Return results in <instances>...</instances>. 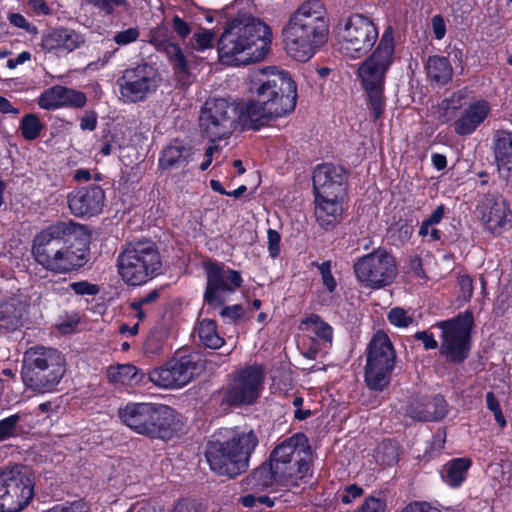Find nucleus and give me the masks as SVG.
Masks as SVG:
<instances>
[{
	"label": "nucleus",
	"instance_id": "f257e3e1",
	"mask_svg": "<svg viewBox=\"0 0 512 512\" xmlns=\"http://www.w3.org/2000/svg\"><path fill=\"white\" fill-rule=\"evenodd\" d=\"M87 238L86 228L73 221H60L48 226L33 240L32 254L44 269L67 273L86 262V249L75 245L72 238Z\"/></svg>",
	"mask_w": 512,
	"mask_h": 512
},
{
	"label": "nucleus",
	"instance_id": "f03ea898",
	"mask_svg": "<svg viewBox=\"0 0 512 512\" xmlns=\"http://www.w3.org/2000/svg\"><path fill=\"white\" fill-rule=\"evenodd\" d=\"M272 33L261 19L238 16L228 22L218 40L220 61L228 66H241L262 60L270 49Z\"/></svg>",
	"mask_w": 512,
	"mask_h": 512
},
{
	"label": "nucleus",
	"instance_id": "7ed1b4c3",
	"mask_svg": "<svg viewBox=\"0 0 512 512\" xmlns=\"http://www.w3.org/2000/svg\"><path fill=\"white\" fill-rule=\"evenodd\" d=\"M329 20L320 0L303 2L282 30L287 53L297 61L309 60L326 42Z\"/></svg>",
	"mask_w": 512,
	"mask_h": 512
},
{
	"label": "nucleus",
	"instance_id": "20e7f679",
	"mask_svg": "<svg viewBox=\"0 0 512 512\" xmlns=\"http://www.w3.org/2000/svg\"><path fill=\"white\" fill-rule=\"evenodd\" d=\"M394 50L393 29L388 27L383 32L375 50L359 64L357 69V76L367 94L375 119H378L384 111L385 79L394 62Z\"/></svg>",
	"mask_w": 512,
	"mask_h": 512
},
{
	"label": "nucleus",
	"instance_id": "39448f33",
	"mask_svg": "<svg viewBox=\"0 0 512 512\" xmlns=\"http://www.w3.org/2000/svg\"><path fill=\"white\" fill-rule=\"evenodd\" d=\"M65 372V356L55 348L35 345L23 354L21 379L35 393L52 392Z\"/></svg>",
	"mask_w": 512,
	"mask_h": 512
},
{
	"label": "nucleus",
	"instance_id": "423d86ee",
	"mask_svg": "<svg viewBox=\"0 0 512 512\" xmlns=\"http://www.w3.org/2000/svg\"><path fill=\"white\" fill-rule=\"evenodd\" d=\"M118 414L127 427L150 438L169 440L179 430L175 411L166 405L129 403Z\"/></svg>",
	"mask_w": 512,
	"mask_h": 512
},
{
	"label": "nucleus",
	"instance_id": "0eeeda50",
	"mask_svg": "<svg viewBox=\"0 0 512 512\" xmlns=\"http://www.w3.org/2000/svg\"><path fill=\"white\" fill-rule=\"evenodd\" d=\"M257 446L258 438L251 430L237 433L224 441L209 442L205 456L212 471L235 477L246 471L250 456Z\"/></svg>",
	"mask_w": 512,
	"mask_h": 512
},
{
	"label": "nucleus",
	"instance_id": "6e6552de",
	"mask_svg": "<svg viewBox=\"0 0 512 512\" xmlns=\"http://www.w3.org/2000/svg\"><path fill=\"white\" fill-rule=\"evenodd\" d=\"M311 446L303 433H296L272 450L270 463L274 473L280 478L281 486H297L300 481L311 476Z\"/></svg>",
	"mask_w": 512,
	"mask_h": 512
},
{
	"label": "nucleus",
	"instance_id": "1a4fd4ad",
	"mask_svg": "<svg viewBox=\"0 0 512 512\" xmlns=\"http://www.w3.org/2000/svg\"><path fill=\"white\" fill-rule=\"evenodd\" d=\"M249 90L262 104H273L284 116L296 107L297 86L289 73L276 67L253 70L249 74Z\"/></svg>",
	"mask_w": 512,
	"mask_h": 512
},
{
	"label": "nucleus",
	"instance_id": "9d476101",
	"mask_svg": "<svg viewBox=\"0 0 512 512\" xmlns=\"http://www.w3.org/2000/svg\"><path fill=\"white\" fill-rule=\"evenodd\" d=\"M162 262L157 247L150 241L130 243L117 259L118 273L131 286L145 284L158 275Z\"/></svg>",
	"mask_w": 512,
	"mask_h": 512
},
{
	"label": "nucleus",
	"instance_id": "9b49d317",
	"mask_svg": "<svg viewBox=\"0 0 512 512\" xmlns=\"http://www.w3.org/2000/svg\"><path fill=\"white\" fill-rule=\"evenodd\" d=\"M396 353L386 333L378 331L367 347L364 380L367 387L381 392L388 387L395 367Z\"/></svg>",
	"mask_w": 512,
	"mask_h": 512
},
{
	"label": "nucleus",
	"instance_id": "f8f14e48",
	"mask_svg": "<svg viewBox=\"0 0 512 512\" xmlns=\"http://www.w3.org/2000/svg\"><path fill=\"white\" fill-rule=\"evenodd\" d=\"M34 477L25 465L0 470V512H20L32 500Z\"/></svg>",
	"mask_w": 512,
	"mask_h": 512
},
{
	"label": "nucleus",
	"instance_id": "ddd939ff",
	"mask_svg": "<svg viewBox=\"0 0 512 512\" xmlns=\"http://www.w3.org/2000/svg\"><path fill=\"white\" fill-rule=\"evenodd\" d=\"M378 36L374 22L361 14H354L338 25L340 51L351 59L365 56L375 45Z\"/></svg>",
	"mask_w": 512,
	"mask_h": 512
},
{
	"label": "nucleus",
	"instance_id": "4468645a",
	"mask_svg": "<svg viewBox=\"0 0 512 512\" xmlns=\"http://www.w3.org/2000/svg\"><path fill=\"white\" fill-rule=\"evenodd\" d=\"M353 272L361 286L372 290L382 289L396 279V259L387 250L378 248L359 257L353 264Z\"/></svg>",
	"mask_w": 512,
	"mask_h": 512
},
{
	"label": "nucleus",
	"instance_id": "2eb2a0df",
	"mask_svg": "<svg viewBox=\"0 0 512 512\" xmlns=\"http://www.w3.org/2000/svg\"><path fill=\"white\" fill-rule=\"evenodd\" d=\"M203 362L195 354L177 353L164 365L149 372V380L164 389L182 388L203 370Z\"/></svg>",
	"mask_w": 512,
	"mask_h": 512
},
{
	"label": "nucleus",
	"instance_id": "dca6fc26",
	"mask_svg": "<svg viewBox=\"0 0 512 512\" xmlns=\"http://www.w3.org/2000/svg\"><path fill=\"white\" fill-rule=\"evenodd\" d=\"M238 110L225 99H211L205 102L199 123L205 137L211 142L229 137L237 125Z\"/></svg>",
	"mask_w": 512,
	"mask_h": 512
},
{
	"label": "nucleus",
	"instance_id": "f3484780",
	"mask_svg": "<svg viewBox=\"0 0 512 512\" xmlns=\"http://www.w3.org/2000/svg\"><path fill=\"white\" fill-rule=\"evenodd\" d=\"M163 34V29L156 30L151 36V43L159 51L165 52L170 61L173 62L175 69L183 73L189 70L190 57L193 52H203L211 49L215 38L213 31L199 27L187 42L188 54L185 55L178 44L167 41Z\"/></svg>",
	"mask_w": 512,
	"mask_h": 512
},
{
	"label": "nucleus",
	"instance_id": "a211bd4d",
	"mask_svg": "<svg viewBox=\"0 0 512 512\" xmlns=\"http://www.w3.org/2000/svg\"><path fill=\"white\" fill-rule=\"evenodd\" d=\"M116 83L124 102H142L156 91L158 74L151 65L138 64L123 70Z\"/></svg>",
	"mask_w": 512,
	"mask_h": 512
},
{
	"label": "nucleus",
	"instance_id": "6ab92c4d",
	"mask_svg": "<svg viewBox=\"0 0 512 512\" xmlns=\"http://www.w3.org/2000/svg\"><path fill=\"white\" fill-rule=\"evenodd\" d=\"M473 323V316L465 312L457 318L439 323L442 329V343L440 352L448 360L460 363L469 353V334Z\"/></svg>",
	"mask_w": 512,
	"mask_h": 512
},
{
	"label": "nucleus",
	"instance_id": "aec40b11",
	"mask_svg": "<svg viewBox=\"0 0 512 512\" xmlns=\"http://www.w3.org/2000/svg\"><path fill=\"white\" fill-rule=\"evenodd\" d=\"M207 285L204 293L205 302L212 307H219L225 302L226 294L234 293L242 285L238 271L209 263L205 266Z\"/></svg>",
	"mask_w": 512,
	"mask_h": 512
},
{
	"label": "nucleus",
	"instance_id": "412c9836",
	"mask_svg": "<svg viewBox=\"0 0 512 512\" xmlns=\"http://www.w3.org/2000/svg\"><path fill=\"white\" fill-rule=\"evenodd\" d=\"M263 381L261 366H248L240 370L225 392V401L231 405L254 403L263 388Z\"/></svg>",
	"mask_w": 512,
	"mask_h": 512
},
{
	"label": "nucleus",
	"instance_id": "4be33fe9",
	"mask_svg": "<svg viewBox=\"0 0 512 512\" xmlns=\"http://www.w3.org/2000/svg\"><path fill=\"white\" fill-rule=\"evenodd\" d=\"M71 213L77 217H91L99 214L104 207L105 193L96 184L73 190L67 197Z\"/></svg>",
	"mask_w": 512,
	"mask_h": 512
},
{
	"label": "nucleus",
	"instance_id": "5701e85b",
	"mask_svg": "<svg viewBox=\"0 0 512 512\" xmlns=\"http://www.w3.org/2000/svg\"><path fill=\"white\" fill-rule=\"evenodd\" d=\"M345 170L333 164L318 165L313 172L315 195L339 197L345 190Z\"/></svg>",
	"mask_w": 512,
	"mask_h": 512
},
{
	"label": "nucleus",
	"instance_id": "b1692460",
	"mask_svg": "<svg viewBox=\"0 0 512 512\" xmlns=\"http://www.w3.org/2000/svg\"><path fill=\"white\" fill-rule=\"evenodd\" d=\"M86 42L85 36L70 28H55L42 37V48L48 52H64L71 53L82 46Z\"/></svg>",
	"mask_w": 512,
	"mask_h": 512
},
{
	"label": "nucleus",
	"instance_id": "393cba45",
	"mask_svg": "<svg viewBox=\"0 0 512 512\" xmlns=\"http://www.w3.org/2000/svg\"><path fill=\"white\" fill-rule=\"evenodd\" d=\"M86 101L83 92L58 85L45 90L38 98V105L46 110L59 107L81 108Z\"/></svg>",
	"mask_w": 512,
	"mask_h": 512
},
{
	"label": "nucleus",
	"instance_id": "a878e982",
	"mask_svg": "<svg viewBox=\"0 0 512 512\" xmlns=\"http://www.w3.org/2000/svg\"><path fill=\"white\" fill-rule=\"evenodd\" d=\"M491 107L488 101L477 99L469 103L460 116L454 121V131L459 136H467L474 133L486 120Z\"/></svg>",
	"mask_w": 512,
	"mask_h": 512
},
{
	"label": "nucleus",
	"instance_id": "bb28decb",
	"mask_svg": "<svg viewBox=\"0 0 512 512\" xmlns=\"http://www.w3.org/2000/svg\"><path fill=\"white\" fill-rule=\"evenodd\" d=\"M483 222L494 234H500L510 226L512 214L506 201L501 196L487 197L484 204Z\"/></svg>",
	"mask_w": 512,
	"mask_h": 512
},
{
	"label": "nucleus",
	"instance_id": "cd10ccee",
	"mask_svg": "<svg viewBox=\"0 0 512 512\" xmlns=\"http://www.w3.org/2000/svg\"><path fill=\"white\" fill-rule=\"evenodd\" d=\"M28 307L27 299L19 295L0 302V331L13 332L22 327Z\"/></svg>",
	"mask_w": 512,
	"mask_h": 512
},
{
	"label": "nucleus",
	"instance_id": "c85d7f7f",
	"mask_svg": "<svg viewBox=\"0 0 512 512\" xmlns=\"http://www.w3.org/2000/svg\"><path fill=\"white\" fill-rule=\"evenodd\" d=\"M193 149L184 141L175 139L167 144L161 151L158 166L162 170L185 171L192 160Z\"/></svg>",
	"mask_w": 512,
	"mask_h": 512
},
{
	"label": "nucleus",
	"instance_id": "c756f323",
	"mask_svg": "<svg viewBox=\"0 0 512 512\" xmlns=\"http://www.w3.org/2000/svg\"><path fill=\"white\" fill-rule=\"evenodd\" d=\"M447 412V403L441 396L414 399L407 409L408 415L419 421L441 420Z\"/></svg>",
	"mask_w": 512,
	"mask_h": 512
},
{
	"label": "nucleus",
	"instance_id": "7c9ffc66",
	"mask_svg": "<svg viewBox=\"0 0 512 512\" xmlns=\"http://www.w3.org/2000/svg\"><path fill=\"white\" fill-rule=\"evenodd\" d=\"M494 155L498 173L512 185V133L500 130L494 136Z\"/></svg>",
	"mask_w": 512,
	"mask_h": 512
},
{
	"label": "nucleus",
	"instance_id": "2f4dec72",
	"mask_svg": "<svg viewBox=\"0 0 512 512\" xmlns=\"http://www.w3.org/2000/svg\"><path fill=\"white\" fill-rule=\"evenodd\" d=\"M280 108L273 107V104H262L259 98L248 101L241 108V118L246 122L250 123L253 128H257L261 125L268 123L269 121L283 117L280 114Z\"/></svg>",
	"mask_w": 512,
	"mask_h": 512
},
{
	"label": "nucleus",
	"instance_id": "473e14b6",
	"mask_svg": "<svg viewBox=\"0 0 512 512\" xmlns=\"http://www.w3.org/2000/svg\"><path fill=\"white\" fill-rule=\"evenodd\" d=\"M342 214V205L339 197H320L315 195V216L317 222L324 228L337 223Z\"/></svg>",
	"mask_w": 512,
	"mask_h": 512
},
{
	"label": "nucleus",
	"instance_id": "72a5a7b5",
	"mask_svg": "<svg viewBox=\"0 0 512 512\" xmlns=\"http://www.w3.org/2000/svg\"><path fill=\"white\" fill-rule=\"evenodd\" d=\"M276 485H281L280 478L274 473L271 463L256 468L251 475L244 480L246 490L261 492Z\"/></svg>",
	"mask_w": 512,
	"mask_h": 512
},
{
	"label": "nucleus",
	"instance_id": "f704fd0d",
	"mask_svg": "<svg viewBox=\"0 0 512 512\" xmlns=\"http://www.w3.org/2000/svg\"><path fill=\"white\" fill-rule=\"evenodd\" d=\"M470 466L471 460L468 458L452 459L443 466L441 477L450 487H459L466 479Z\"/></svg>",
	"mask_w": 512,
	"mask_h": 512
},
{
	"label": "nucleus",
	"instance_id": "c9c22d12",
	"mask_svg": "<svg viewBox=\"0 0 512 512\" xmlns=\"http://www.w3.org/2000/svg\"><path fill=\"white\" fill-rule=\"evenodd\" d=\"M426 71L429 80L438 85H445L453 75V68L446 57L430 56L426 62Z\"/></svg>",
	"mask_w": 512,
	"mask_h": 512
},
{
	"label": "nucleus",
	"instance_id": "e433bc0d",
	"mask_svg": "<svg viewBox=\"0 0 512 512\" xmlns=\"http://www.w3.org/2000/svg\"><path fill=\"white\" fill-rule=\"evenodd\" d=\"M108 379L114 384L120 386H133L141 381V374L132 364H121L109 367L107 371Z\"/></svg>",
	"mask_w": 512,
	"mask_h": 512
},
{
	"label": "nucleus",
	"instance_id": "4c0bfd02",
	"mask_svg": "<svg viewBox=\"0 0 512 512\" xmlns=\"http://www.w3.org/2000/svg\"><path fill=\"white\" fill-rule=\"evenodd\" d=\"M196 331L199 337V341L205 347L218 349L224 343L223 338L220 337L217 332L216 323L213 320L203 319L200 321Z\"/></svg>",
	"mask_w": 512,
	"mask_h": 512
},
{
	"label": "nucleus",
	"instance_id": "58836bf2",
	"mask_svg": "<svg viewBox=\"0 0 512 512\" xmlns=\"http://www.w3.org/2000/svg\"><path fill=\"white\" fill-rule=\"evenodd\" d=\"M466 94L464 91L454 92L450 97L441 101L438 106L439 116L444 122H449L456 118L457 110L465 104Z\"/></svg>",
	"mask_w": 512,
	"mask_h": 512
},
{
	"label": "nucleus",
	"instance_id": "ea45409f",
	"mask_svg": "<svg viewBox=\"0 0 512 512\" xmlns=\"http://www.w3.org/2000/svg\"><path fill=\"white\" fill-rule=\"evenodd\" d=\"M43 128L44 125L41 123L38 116L32 113L25 115L19 126L22 137L27 141L37 139Z\"/></svg>",
	"mask_w": 512,
	"mask_h": 512
},
{
	"label": "nucleus",
	"instance_id": "a19ab883",
	"mask_svg": "<svg viewBox=\"0 0 512 512\" xmlns=\"http://www.w3.org/2000/svg\"><path fill=\"white\" fill-rule=\"evenodd\" d=\"M306 329L317 336L319 339L331 343L333 331L330 325L321 320L317 315H311L304 322Z\"/></svg>",
	"mask_w": 512,
	"mask_h": 512
},
{
	"label": "nucleus",
	"instance_id": "79ce46f5",
	"mask_svg": "<svg viewBox=\"0 0 512 512\" xmlns=\"http://www.w3.org/2000/svg\"><path fill=\"white\" fill-rule=\"evenodd\" d=\"M84 2L104 15H112L117 9H126L129 5L128 0H84Z\"/></svg>",
	"mask_w": 512,
	"mask_h": 512
},
{
	"label": "nucleus",
	"instance_id": "37998d69",
	"mask_svg": "<svg viewBox=\"0 0 512 512\" xmlns=\"http://www.w3.org/2000/svg\"><path fill=\"white\" fill-rule=\"evenodd\" d=\"M23 415L13 414L0 420V441H4L17 435L18 424L22 420Z\"/></svg>",
	"mask_w": 512,
	"mask_h": 512
},
{
	"label": "nucleus",
	"instance_id": "c03bdc74",
	"mask_svg": "<svg viewBox=\"0 0 512 512\" xmlns=\"http://www.w3.org/2000/svg\"><path fill=\"white\" fill-rule=\"evenodd\" d=\"M140 37V29L138 26L129 27L118 31L113 36V41L119 47L130 45L136 42Z\"/></svg>",
	"mask_w": 512,
	"mask_h": 512
},
{
	"label": "nucleus",
	"instance_id": "a18cd8bd",
	"mask_svg": "<svg viewBox=\"0 0 512 512\" xmlns=\"http://www.w3.org/2000/svg\"><path fill=\"white\" fill-rule=\"evenodd\" d=\"M377 460L382 464L391 465L397 460L396 447L391 443H382L377 449Z\"/></svg>",
	"mask_w": 512,
	"mask_h": 512
},
{
	"label": "nucleus",
	"instance_id": "49530a36",
	"mask_svg": "<svg viewBox=\"0 0 512 512\" xmlns=\"http://www.w3.org/2000/svg\"><path fill=\"white\" fill-rule=\"evenodd\" d=\"M445 214V207L444 205L438 206L431 215L425 219L419 229V235L425 237L428 235V229L429 227L436 225L441 222Z\"/></svg>",
	"mask_w": 512,
	"mask_h": 512
},
{
	"label": "nucleus",
	"instance_id": "de8ad7c7",
	"mask_svg": "<svg viewBox=\"0 0 512 512\" xmlns=\"http://www.w3.org/2000/svg\"><path fill=\"white\" fill-rule=\"evenodd\" d=\"M388 320L397 327H408L413 322V318L404 309L398 307L391 309Z\"/></svg>",
	"mask_w": 512,
	"mask_h": 512
},
{
	"label": "nucleus",
	"instance_id": "09e8293b",
	"mask_svg": "<svg viewBox=\"0 0 512 512\" xmlns=\"http://www.w3.org/2000/svg\"><path fill=\"white\" fill-rule=\"evenodd\" d=\"M486 405L487 408L493 412L496 422L499 424L500 427L506 426V420L502 413L499 401L495 397L493 392H487L486 393Z\"/></svg>",
	"mask_w": 512,
	"mask_h": 512
},
{
	"label": "nucleus",
	"instance_id": "8fccbe9b",
	"mask_svg": "<svg viewBox=\"0 0 512 512\" xmlns=\"http://www.w3.org/2000/svg\"><path fill=\"white\" fill-rule=\"evenodd\" d=\"M386 503L380 498L370 496L365 498L362 505L355 512H385Z\"/></svg>",
	"mask_w": 512,
	"mask_h": 512
},
{
	"label": "nucleus",
	"instance_id": "3c124183",
	"mask_svg": "<svg viewBox=\"0 0 512 512\" xmlns=\"http://www.w3.org/2000/svg\"><path fill=\"white\" fill-rule=\"evenodd\" d=\"M144 350L146 354L149 355H158L163 350V344L161 338L157 335L155 331H152L147 337L144 343Z\"/></svg>",
	"mask_w": 512,
	"mask_h": 512
},
{
	"label": "nucleus",
	"instance_id": "603ef678",
	"mask_svg": "<svg viewBox=\"0 0 512 512\" xmlns=\"http://www.w3.org/2000/svg\"><path fill=\"white\" fill-rule=\"evenodd\" d=\"M318 268L321 273L324 286L329 292H333L336 289L337 283L331 273V263L329 261L323 262L318 265Z\"/></svg>",
	"mask_w": 512,
	"mask_h": 512
},
{
	"label": "nucleus",
	"instance_id": "864d4df0",
	"mask_svg": "<svg viewBox=\"0 0 512 512\" xmlns=\"http://www.w3.org/2000/svg\"><path fill=\"white\" fill-rule=\"evenodd\" d=\"M267 239H268V252L272 258H276L280 254V234L274 229H268L267 231Z\"/></svg>",
	"mask_w": 512,
	"mask_h": 512
},
{
	"label": "nucleus",
	"instance_id": "5fc2aeb1",
	"mask_svg": "<svg viewBox=\"0 0 512 512\" xmlns=\"http://www.w3.org/2000/svg\"><path fill=\"white\" fill-rule=\"evenodd\" d=\"M362 494L363 489L360 486L351 484L344 488L339 497L342 503L350 504L354 499L359 498Z\"/></svg>",
	"mask_w": 512,
	"mask_h": 512
},
{
	"label": "nucleus",
	"instance_id": "6e6d98bb",
	"mask_svg": "<svg viewBox=\"0 0 512 512\" xmlns=\"http://www.w3.org/2000/svg\"><path fill=\"white\" fill-rule=\"evenodd\" d=\"M70 287L78 295H96L99 291L96 285L87 281L73 282Z\"/></svg>",
	"mask_w": 512,
	"mask_h": 512
},
{
	"label": "nucleus",
	"instance_id": "4d7b16f0",
	"mask_svg": "<svg viewBox=\"0 0 512 512\" xmlns=\"http://www.w3.org/2000/svg\"><path fill=\"white\" fill-rule=\"evenodd\" d=\"M220 315L229 322H235L243 316V308L236 304L221 308Z\"/></svg>",
	"mask_w": 512,
	"mask_h": 512
},
{
	"label": "nucleus",
	"instance_id": "13d9d810",
	"mask_svg": "<svg viewBox=\"0 0 512 512\" xmlns=\"http://www.w3.org/2000/svg\"><path fill=\"white\" fill-rule=\"evenodd\" d=\"M171 25L172 29L181 39H185L191 33V27L189 23L177 15L173 17Z\"/></svg>",
	"mask_w": 512,
	"mask_h": 512
},
{
	"label": "nucleus",
	"instance_id": "bf43d9fd",
	"mask_svg": "<svg viewBox=\"0 0 512 512\" xmlns=\"http://www.w3.org/2000/svg\"><path fill=\"white\" fill-rule=\"evenodd\" d=\"M240 502L245 507H255L257 503L266 504L267 506H272L273 504L267 496H255L253 494L242 496Z\"/></svg>",
	"mask_w": 512,
	"mask_h": 512
},
{
	"label": "nucleus",
	"instance_id": "052dcab7",
	"mask_svg": "<svg viewBox=\"0 0 512 512\" xmlns=\"http://www.w3.org/2000/svg\"><path fill=\"white\" fill-rule=\"evenodd\" d=\"M458 284L464 301L470 300L473 294V281L470 276L463 275L459 277Z\"/></svg>",
	"mask_w": 512,
	"mask_h": 512
},
{
	"label": "nucleus",
	"instance_id": "680f3d73",
	"mask_svg": "<svg viewBox=\"0 0 512 512\" xmlns=\"http://www.w3.org/2000/svg\"><path fill=\"white\" fill-rule=\"evenodd\" d=\"M118 47L113 48L111 50L105 51L102 56H100L96 61H93L88 64V68L91 70L103 68L106 64L110 62V60L115 56L118 51Z\"/></svg>",
	"mask_w": 512,
	"mask_h": 512
},
{
	"label": "nucleus",
	"instance_id": "e2e57ef3",
	"mask_svg": "<svg viewBox=\"0 0 512 512\" xmlns=\"http://www.w3.org/2000/svg\"><path fill=\"white\" fill-rule=\"evenodd\" d=\"M49 512H90V507L86 502L79 500L66 507H55Z\"/></svg>",
	"mask_w": 512,
	"mask_h": 512
},
{
	"label": "nucleus",
	"instance_id": "0e129e2a",
	"mask_svg": "<svg viewBox=\"0 0 512 512\" xmlns=\"http://www.w3.org/2000/svg\"><path fill=\"white\" fill-rule=\"evenodd\" d=\"M402 512H441L437 508L431 507L427 503H411L407 505Z\"/></svg>",
	"mask_w": 512,
	"mask_h": 512
},
{
	"label": "nucleus",
	"instance_id": "69168bd1",
	"mask_svg": "<svg viewBox=\"0 0 512 512\" xmlns=\"http://www.w3.org/2000/svg\"><path fill=\"white\" fill-rule=\"evenodd\" d=\"M97 126V116L94 112H86L81 118L80 127L82 130L93 131Z\"/></svg>",
	"mask_w": 512,
	"mask_h": 512
},
{
	"label": "nucleus",
	"instance_id": "338daca9",
	"mask_svg": "<svg viewBox=\"0 0 512 512\" xmlns=\"http://www.w3.org/2000/svg\"><path fill=\"white\" fill-rule=\"evenodd\" d=\"M415 338L422 341L425 349H434L437 347V341L433 335L427 331H419L415 334Z\"/></svg>",
	"mask_w": 512,
	"mask_h": 512
},
{
	"label": "nucleus",
	"instance_id": "774afa93",
	"mask_svg": "<svg viewBox=\"0 0 512 512\" xmlns=\"http://www.w3.org/2000/svg\"><path fill=\"white\" fill-rule=\"evenodd\" d=\"M432 26L435 38L442 39L445 35V23L440 15H435L432 18Z\"/></svg>",
	"mask_w": 512,
	"mask_h": 512
}]
</instances>
